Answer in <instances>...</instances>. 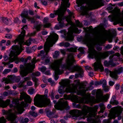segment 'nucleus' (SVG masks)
<instances>
[{"label":"nucleus","instance_id":"1","mask_svg":"<svg viewBox=\"0 0 123 123\" xmlns=\"http://www.w3.org/2000/svg\"><path fill=\"white\" fill-rule=\"evenodd\" d=\"M94 45L92 44H90L88 46L90 54L91 56H94L96 60L93 66L95 71H97L99 69L101 71H102L104 69L101 64V59H105L107 57L110 52L107 51L104 53L98 52L94 49Z\"/></svg>","mask_w":123,"mask_h":123},{"label":"nucleus","instance_id":"2","mask_svg":"<svg viewBox=\"0 0 123 123\" xmlns=\"http://www.w3.org/2000/svg\"><path fill=\"white\" fill-rule=\"evenodd\" d=\"M76 3L79 6L86 3L87 6H82L81 7L82 15H87L88 10L96 9L101 6V0H77Z\"/></svg>","mask_w":123,"mask_h":123},{"label":"nucleus","instance_id":"3","mask_svg":"<svg viewBox=\"0 0 123 123\" xmlns=\"http://www.w3.org/2000/svg\"><path fill=\"white\" fill-rule=\"evenodd\" d=\"M58 35L56 34L53 33L49 36L47 39L44 45V50H42L40 52L38 56H41V58L43 60L46 55L49 51L50 47H52L54 44V42L56 41L58 39Z\"/></svg>","mask_w":123,"mask_h":123},{"label":"nucleus","instance_id":"4","mask_svg":"<svg viewBox=\"0 0 123 123\" xmlns=\"http://www.w3.org/2000/svg\"><path fill=\"white\" fill-rule=\"evenodd\" d=\"M73 54L70 53L68 55V58L66 60L67 64L65 67L69 70L71 71V72H74L75 71H78L79 72V75L80 76V77H82L81 75L83 74V72L80 68L76 66L73 67H71L75 61L74 59Z\"/></svg>","mask_w":123,"mask_h":123},{"label":"nucleus","instance_id":"5","mask_svg":"<svg viewBox=\"0 0 123 123\" xmlns=\"http://www.w3.org/2000/svg\"><path fill=\"white\" fill-rule=\"evenodd\" d=\"M36 62V58H34L31 61L32 64L31 63H28L20 66V74L21 76L24 77L26 76L30 73L32 72L35 68V64Z\"/></svg>","mask_w":123,"mask_h":123},{"label":"nucleus","instance_id":"6","mask_svg":"<svg viewBox=\"0 0 123 123\" xmlns=\"http://www.w3.org/2000/svg\"><path fill=\"white\" fill-rule=\"evenodd\" d=\"M69 13V16L66 17V19L67 21L68 22V24L73 25V27H70L69 28V31H68L67 35L66 36L67 39L68 41H72L73 40V37L72 36V34L74 32H77L75 30H77L78 29L77 28H74V25H73V23L70 20V16L73 15V13L70 12V11H68Z\"/></svg>","mask_w":123,"mask_h":123},{"label":"nucleus","instance_id":"7","mask_svg":"<svg viewBox=\"0 0 123 123\" xmlns=\"http://www.w3.org/2000/svg\"><path fill=\"white\" fill-rule=\"evenodd\" d=\"M35 105L40 107H45L49 104L50 100L44 97L39 95L36 96L34 99Z\"/></svg>","mask_w":123,"mask_h":123},{"label":"nucleus","instance_id":"8","mask_svg":"<svg viewBox=\"0 0 123 123\" xmlns=\"http://www.w3.org/2000/svg\"><path fill=\"white\" fill-rule=\"evenodd\" d=\"M63 59V58H62L60 59L55 60L50 65L51 68L55 71V79L56 80L58 78L57 75L61 74L63 73V71L59 69L60 66L62 63Z\"/></svg>","mask_w":123,"mask_h":123},{"label":"nucleus","instance_id":"9","mask_svg":"<svg viewBox=\"0 0 123 123\" xmlns=\"http://www.w3.org/2000/svg\"><path fill=\"white\" fill-rule=\"evenodd\" d=\"M69 0H62V2L61 3V7L55 12L54 13H51L50 15L51 17L53 18L55 16V15H58V14L59 13L61 14L62 13V14H64V12L66 11L67 8L69 7L70 5V4L68 3Z\"/></svg>","mask_w":123,"mask_h":123},{"label":"nucleus","instance_id":"10","mask_svg":"<svg viewBox=\"0 0 123 123\" xmlns=\"http://www.w3.org/2000/svg\"><path fill=\"white\" fill-rule=\"evenodd\" d=\"M12 50L11 51L10 55L11 56H14L13 58H9V62H3V64H4V65H8L9 64L10 62H12L14 61H17L16 60H15L14 57L15 56L19 55L21 53V51L19 49V47L17 45H14L12 47Z\"/></svg>","mask_w":123,"mask_h":123},{"label":"nucleus","instance_id":"11","mask_svg":"<svg viewBox=\"0 0 123 123\" xmlns=\"http://www.w3.org/2000/svg\"><path fill=\"white\" fill-rule=\"evenodd\" d=\"M3 113L6 114V119L11 121L10 123H17L15 121L17 117L15 112V113H12L10 110L8 111L4 110L2 111Z\"/></svg>","mask_w":123,"mask_h":123},{"label":"nucleus","instance_id":"12","mask_svg":"<svg viewBox=\"0 0 123 123\" xmlns=\"http://www.w3.org/2000/svg\"><path fill=\"white\" fill-rule=\"evenodd\" d=\"M85 111L86 113H85L86 117L87 114L88 112H89V117L95 116L96 113V112H97V110L98 109V107L97 106H95L93 108H91L88 107L87 106L84 105Z\"/></svg>","mask_w":123,"mask_h":123},{"label":"nucleus","instance_id":"13","mask_svg":"<svg viewBox=\"0 0 123 123\" xmlns=\"http://www.w3.org/2000/svg\"><path fill=\"white\" fill-rule=\"evenodd\" d=\"M85 111L84 105L82 109V111L77 110H73L71 111L69 113L73 116L76 117H78L79 116L83 115V118L84 119L86 117L85 113H86Z\"/></svg>","mask_w":123,"mask_h":123},{"label":"nucleus","instance_id":"14","mask_svg":"<svg viewBox=\"0 0 123 123\" xmlns=\"http://www.w3.org/2000/svg\"><path fill=\"white\" fill-rule=\"evenodd\" d=\"M26 27V28H27V25H25L23 26V27L21 28L23 30V31H22L21 34L19 35L17 38L15 40L12 42L15 43H16L17 42H18L19 43L20 45V46H21V44L23 43L24 42V38L25 36V31L23 29L24 28Z\"/></svg>","mask_w":123,"mask_h":123},{"label":"nucleus","instance_id":"15","mask_svg":"<svg viewBox=\"0 0 123 123\" xmlns=\"http://www.w3.org/2000/svg\"><path fill=\"white\" fill-rule=\"evenodd\" d=\"M13 101L15 102V104L16 105V107L17 111H15L16 114L18 113L21 114L23 111V107L25 106L26 104L24 102H22L20 104L18 103V100L17 99H14Z\"/></svg>","mask_w":123,"mask_h":123},{"label":"nucleus","instance_id":"16","mask_svg":"<svg viewBox=\"0 0 123 123\" xmlns=\"http://www.w3.org/2000/svg\"><path fill=\"white\" fill-rule=\"evenodd\" d=\"M55 107L56 109L61 110L65 108L67 109L69 108V107L68 105L67 101L66 100L59 102L55 105Z\"/></svg>","mask_w":123,"mask_h":123},{"label":"nucleus","instance_id":"17","mask_svg":"<svg viewBox=\"0 0 123 123\" xmlns=\"http://www.w3.org/2000/svg\"><path fill=\"white\" fill-rule=\"evenodd\" d=\"M86 92V90L83 88L81 89L78 91V93L79 94L82 95H84V98L85 100L88 102H91V98L90 94H85Z\"/></svg>","mask_w":123,"mask_h":123},{"label":"nucleus","instance_id":"18","mask_svg":"<svg viewBox=\"0 0 123 123\" xmlns=\"http://www.w3.org/2000/svg\"><path fill=\"white\" fill-rule=\"evenodd\" d=\"M123 111V109L121 107L117 108L112 113L109 115L110 119L115 118L116 116H117L121 113Z\"/></svg>","mask_w":123,"mask_h":123},{"label":"nucleus","instance_id":"19","mask_svg":"<svg viewBox=\"0 0 123 123\" xmlns=\"http://www.w3.org/2000/svg\"><path fill=\"white\" fill-rule=\"evenodd\" d=\"M112 37V35L110 33H105L101 36L100 39L101 41H102L107 39H111Z\"/></svg>","mask_w":123,"mask_h":123},{"label":"nucleus","instance_id":"20","mask_svg":"<svg viewBox=\"0 0 123 123\" xmlns=\"http://www.w3.org/2000/svg\"><path fill=\"white\" fill-rule=\"evenodd\" d=\"M24 99L26 102L30 103L31 102V99L30 97L24 93L21 94L20 96V99L21 100Z\"/></svg>","mask_w":123,"mask_h":123},{"label":"nucleus","instance_id":"21","mask_svg":"<svg viewBox=\"0 0 123 123\" xmlns=\"http://www.w3.org/2000/svg\"><path fill=\"white\" fill-rule=\"evenodd\" d=\"M105 71L107 73L109 72L110 75L112 78L115 79H117V74L115 73V72L117 71L116 70H115L114 71L112 72L109 70L108 69H105Z\"/></svg>","mask_w":123,"mask_h":123},{"label":"nucleus","instance_id":"22","mask_svg":"<svg viewBox=\"0 0 123 123\" xmlns=\"http://www.w3.org/2000/svg\"><path fill=\"white\" fill-rule=\"evenodd\" d=\"M14 79V76L12 75L8 76L6 78H3V81H5V83L8 84L9 83H12Z\"/></svg>","mask_w":123,"mask_h":123},{"label":"nucleus","instance_id":"23","mask_svg":"<svg viewBox=\"0 0 123 123\" xmlns=\"http://www.w3.org/2000/svg\"><path fill=\"white\" fill-rule=\"evenodd\" d=\"M10 102L9 99H7L6 101H4L0 99V106L3 108L6 107L10 104Z\"/></svg>","mask_w":123,"mask_h":123},{"label":"nucleus","instance_id":"24","mask_svg":"<svg viewBox=\"0 0 123 123\" xmlns=\"http://www.w3.org/2000/svg\"><path fill=\"white\" fill-rule=\"evenodd\" d=\"M58 20L59 21V23L60 26L61 27H62L64 26V23L62 21V18L64 14H62L58 13Z\"/></svg>","mask_w":123,"mask_h":123},{"label":"nucleus","instance_id":"25","mask_svg":"<svg viewBox=\"0 0 123 123\" xmlns=\"http://www.w3.org/2000/svg\"><path fill=\"white\" fill-rule=\"evenodd\" d=\"M21 16L22 17L25 18L27 19L30 17L28 15V11H24L23 13L21 14Z\"/></svg>","mask_w":123,"mask_h":123},{"label":"nucleus","instance_id":"26","mask_svg":"<svg viewBox=\"0 0 123 123\" xmlns=\"http://www.w3.org/2000/svg\"><path fill=\"white\" fill-rule=\"evenodd\" d=\"M14 59L15 60H17V61L15 62V63L17 64L19 62H25V59L23 57H21L20 58H18L17 56H15L14 57Z\"/></svg>","mask_w":123,"mask_h":123},{"label":"nucleus","instance_id":"27","mask_svg":"<svg viewBox=\"0 0 123 123\" xmlns=\"http://www.w3.org/2000/svg\"><path fill=\"white\" fill-rule=\"evenodd\" d=\"M47 115L50 118H52L55 117L54 114V113L53 112L49 111L47 112ZM56 117H57V116H56Z\"/></svg>","mask_w":123,"mask_h":123},{"label":"nucleus","instance_id":"28","mask_svg":"<svg viewBox=\"0 0 123 123\" xmlns=\"http://www.w3.org/2000/svg\"><path fill=\"white\" fill-rule=\"evenodd\" d=\"M99 106L100 107V111L98 112V113L100 112L103 113L104 112V111L105 109V107L104 106V105L103 103L100 104H99Z\"/></svg>","mask_w":123,"mask_h":123},{"label":"nucleus","instance_id":"29","mask_svg":"<svg viewBox=\"0 0 123 123\" xmlns=\"http://www.w3.org/2000/svg\"><path fill=\"white\" fill-rule=\"evenodd\" d=\"M77 48H71L67 49V50L69 52H75L77 51Z\"/></svg>","mask_w":123,"mask_h":123},{"label":"nucleus","instance_id":"30","mask_svg":"<svg viewBox=\"0 0 123 123\" xmlns=\"http://www.w3.org/2000/svg\"><path fill=\"white\" fill-rule=\"evenodd\" d=\"M91 40V38L89 35H86L84 39V40L86 42H88Z\"/></svg>","mask_w":123,"mask_h":123},{"label":"nucleus","instance_id":"31","mask_svg":"<svg viewBox=\"0 0 123 123\" xmlns=\"http://www.w3.org/2000/svg\"><path fill=\"white\" fill-rule=\"evenodd\" d=\"M96 96L98 97L102 96V92L100 90H98L96 92Z\"/></svg>","mask_w":123,"mask_h":123},{"label":"nucleus","instance_id":"32","mask_svg":"<svg viewBox=\"0 0 123 123\" xmlns=\"http://www.w3.org/2000/svg\"><path fill=\"white\" fill-rule=\"evenodd\" d=\"M62 86L63 87H67L69 88V83L68 81H65L63 82L62 84Z\"/></svg>","mask_w":123,"mask_h":123},{"label":"nucleus","instance_id":"33","mask_svg":"<svg viewBox=\"0 0 123 123\" xmlns=\"http://www.w3.org/2000/svg\"><path fill=\"white\" fill-rule=\"evenodd\" d=\"M110 103L112 105H117L118 104V102L116 100H111L110 101Z\"/></svg>","mask_w":123,"mask_h":123},{"label":"nucleus","instance_id":"34","mask_svg":"<svg viewBox=\"0 0 123 123\" xmlns=\"http://www.w3.org/2000/svg\"><path fill=\"white\" fill-rule=\"evenodd\" d=\"M42 25L40 24L38 25L34 26L35 28L36 29L37 31H39L40 30V28L42 27Z\"/></svg>","mask_w":123,"mask_h":123},{"label":"nucleus","instance_id":"35","mask_svg":"<svg viewBox=\"0 0 123 123\" xmlns=\"http://www.w3.org/2000/svg\"><path fill=\"white\" fill-rule=\"evenodd\" d=\"M29 119L27 118H22L21 120V123H27L29 121Z\"/></svg>","mask_w":123,"mask_h":123},{"label":"nucleus","instance_id":"36","mask_svg":"<svg viewBox=\"0 0 123 123\" xmlns=\"http://www.w3.org/2000/svg\"><path fill=\"white\" fill-rule=\"evenodd\" d=\"M115 70H116L117 71L116 72H115V73L117 75V74L118 73H120L123 71V68L122 67H121L118 68L117 70L115 69Z\"/></svg>","mask_w":123,"mask_h":123},{"label":"nucleus","instance_id":"37","mask_svg":"<svg viewBox=\"0 0 123 123\" xmlns=\"http://www.w3.org/2000/svg\"><path fill=\"white\" fill-rule=\"evenodd\" d=\"M34 18L35 17L33 18L30 17L28 20L29 21H31L32 23H34L36 21V20Z\"/></svg>","mask_w":123,"mask_h":123},{"label":"nucleus","instance_id":"38","mask_svg":"<svg viewBox=\"0 0 123 123\" xmlns=\"http://www.w3.org/2000/svg\"><path fill=\"white\" fill-rule=\"evenodd\" d=\"M6 122V121L4 117L0 118V123H5Z\"/></svg>","mask_w":123,"mask_h":123},{"label":"nucleus","instance_id":"39","mask_svg":"<svg viewBox=\"0 0 123 123\" xmlns=\"http://www.w3.org/2000/svg\"><path fill=\"white\" fill-rule=\"evenodd\" d=\"M3 22L6 24H7L8 22V20L6 18L3 17L2 18Z\"/></svg>","mask_w":123,"mask_h":123},{"label":"nucleus","instance_id":"40","mask_svg":"<svg viewBox=\"0 0 123 123\" xmlns=\"http://www.w3.org/2000/svg\"><path fill=\"white\" fill-rule=\"evenodd\" d=\"M76 24L77 26L80 27H81L82 25V24L80 23L78 20L76 21Z\"/></svg>","mask_w":123,"mask_h":123},{"label":"nucleus","instance_id":"41","mask_svg":"<svg viewBox=\"0 0 123 123\" xmlns=\"http://www.w3.org/2000/svg\"><path fill=\"white\" fill-rule=\"evenodd\" d=\"M25 83L24 81H21L18 84V86L19 87H22L24 86L23 84Z\"/></svg>","mask_w":123,"mask_h":123},{"label":"nucleus","instance_id":"42","mask_svg":"<svg viewBox=\"0 0 123 123\" xmlns=\"http://www.w3.org/2000/svg\"><path fill=\"white\" fill-rule=\"evenodd\" d=\"M14 79H15V81L18 82L20 80V78L19 76L15 77L14 76Z\"/></svg>","mask_w":123,"mask_h":123},{"label":"nucleus","instance_id":"43","mask_svg":"<svg viewBox=\"0 0 123 123\" xmlns=\"http://www.w3.org/2000/svg\"><path fill=\"white\" fill-rule=\"evenodd\" d=\"M59 55V52L58 51H56L55 53V55H54V58H56Z\"/></svg>","mask_w":123,"mask_h":123},{"label":"nucleus","instance_id":"44","mask_svg":"<svg viewBox=\"0 0 123 123\" xmlns=\"http://www.w3.org/2000/svg\"><path fill=\"white\" fill-rule=\"evenodd\" d=\"M11 70V69H6L3 71V74H6L7 73L10 72Z\"/></svg>","mask_w":123,"mask_h":123},{"label":"nucleus","instance_id":"45","mask_svg":"<svg viewBox=\"0 0 123 123\" xmlns=\"http://www.w3.org/2000/svg\"><path fill=\"white\" fill-rule=\"evenodd\" d=\"M30 41H31V40H30H30H27L26 42L25 43V44L28 46H29L31 44Z\"/></svg>","mask_w":123,"mask_h":123},{"label":"nucleus","instance_id":"46","mask_svg":"<svg viewBox=\"0 0 123 123\" xmlns=\"http://www.w3.org/2000/svg\"><path fill=\"white\" fill-rule=\"evenodd\" d=\"M30 114L31 115L33 116L36 117L37 116V113H36L34 112H30Z\"/></svg>","mask_w":123,"mask_h":123},{"label":"nucleus","instance_id":"47","mask_svg":"<svg viewBox=\"0 0 123 123\" xmlns=\"http://www.w3.org/2000/svg\"><path fill=\"white\" fill-rule=\"evenodd\" d=\"M40 73L39 72L33 73L32 74L33 76H38L40 75Z\"/></svg>","mask_w":123,"mask_h":123},{"label":"nucleus","instance_id":"48","mask_svg":"<svg viewBox=\"0 0 123 123\" xmlns=\"http://www.w3.org/2000/svg\"><path fill=\"white\" fill-rule=\"evenodd\" d=\"M34 89H31L28 90V92L30 94H32L33 93Z\"/></svg>","mask_w":123,"mask_h":123},{"label":"nucleus","instance_id":"49","mask_svg":"<svg viewBox=\"0 0 123 123\" xmlns=\"http://www.w3.org/2000/svg\"><path fill=\"white\" fill-rule=\"evenodd\" d=\"M51 25V24L50 23H47L44 25V27H48Z\"/></svg>","mask_w":123,"mask_h":123},{"label":"nucleus","instance_id":"50","mask_svg":"<svg viewBox=\"0 0 123 123\" xmlns=\"http://www.w3.org/2000/svg\"><path fill=\"white\" fill-rule=\"evenodd\" d=\"M30 79L31 78L29 77H25L24 78V80L23 81H24V82H25V81L29 80H30Z\"/></svg>","mask_w":123,"mask_h":123},{"label":"nucleus","instance_id":"51","mask_svg":"<svg viewBox=\"0 0 123 123\" xmlns=\"http://www.w3.org/2000/svg\"><path fill=\"white\" fill-rule=\"evenodd\" d=\"M70 45V44L68 42L65 43L64 47H67L69 46Z\"/></svg>","mask_w":123,"mask_h":123},{"label":"nucleus","instance_id":"52","mask_svg":"<svg viewBox=\"0 0 123 123\" xmlns=\"http://www.w3.org/2000/svg\"><path fill=\"white\" fill-rule=\"evenodd\" d=\"M46 68L45 67H42L41 68V71L42 72H44L46 70Z\"/></svg>","mask_w":123,"mask_h":123},{"label":"nucleus","instance_id":"53","mask_svg":"<svg viewBox=\"0 0 123 123\" xmlns=\"http://www.w3.org/2000/svg\"><path fill=\"white\" fill-rule=\"evenodd\" d=\"M85 68L86 70H91L92 69V68L88 66H86Z\"/></svg>","mask_w":123,"mask_h":123},{"label":"nucleus","instance_id":"54","mask_svg":"<svg viewBox=\"0 0 123 123\" xmlns=\"http://www.w3.org/2000/svg\"><path fill=\"white\" fill-rule=\"evenodd\" d=\"M31 56H28L25 59V62H27L28 60H30L31 59Z\"/></svg>","mask_w":123,"mask_h":123},{"label":"nucleus","instance_id":"55","mask_svg":"<svg viewBox=\"0 0 123 123\" xmlns=\"http://www.w3.org/2000/svg\"><path fill=\"white\" fill-rule=\"evenodd\" d=\"M32 79V80L35 82V85H36L38 80V79L35 77L33 78Z\"/></svg>","mask_w":123,"mask_h":123},{"label":"nucleus","instance_id":"56","mask_svg":"<svg viewBox=\"0 0 123 123\" xmlns=\"http://www.w3.org/2000/svg\"><path fill=\"white\" fill-rule=\"evenodd\" d=\"M32 83L31 81H27V85L29 86H30L32 85Z\"/></svg>","mask_w":123,"mask_h":123},{"label":"nucleus","instance_id":"57","mask_svg":"<svg viewBox=\"0 0 123 123\" xmlns=\"http://www.w3.org/2000/svg\"><path fill=\"white\" fill-rule=\"evenodd\" d=\"M42 1V2L43 5H46L47 4V2L44 0H41Z\"/></svg>","mask_w":123,"mask_h":123},{"label":"nucleus","instance_id":"58","mask_svg":"<svg viewBox=\"0 0 123 123\" xmlns=\"http://www.w3.org/2000/svg\"><path fill=\"white\" fill-rule=\"evenodd\" d=\"M5 37L8 38H11L12 37V36L11 35L7 34L5 36Z\"/></svg>","mask_w":123,"mask_h":123},{"label":"nucleus","instance_id":"59","mask_svg":"<svg viewBox=\"0 0 123 123\" xmlns=\"http://www.w3.org/2000/svg\"><path fill=\"white\" fill-rule=\"evenodd\" d=\"M4 60L5 61H6L8 59V57L6 55H5L4 57Z\"/></svg>","mask_w":123,"mask_h":123},{"label":"nucleus","instance_id":"60","mask_svg":"<svg viewBox=\"0 0 123 123\" xmlns=\"http://www.w3.org/2000/svg\"><path fill=\"white\" fill-rule=\"evenodd\" d=\"M49 60L48 59H46L45 60L44 63L47 64L49 63Z\"/></svg>","mask_w":123,"mask_h":123},{"label":"nucleus","instance_id":"61","mask_svg":"<svg viewBox=\"0 0 123 123\" xmlns=\"http://www.w3.org/2000/svg\"><path fill=\"white\" fill-rule=\"evenodd\" d=\"M91 26H90L89 28H87V29L88 30H87V31L89 32H91L92 29L91 28Z\"/></svg>","mask_w":123,"mask_h":123},{"label":"nucleus","instance_id":"62","mask_svg":"<svg viewBox=\"0 0 123 123\" xmlns=\"http://www.w3.org/2000/svg\"><path fill=\"white\" fill-rule=\"evenodd\" d=\"M26 51L28 53H30L31 52V51L28 48H26Z\"/></svg>","mask_w":123,"mask_h":123},{"label":"nucleus","instance_id":"63","mask_svg":"<svg viewBox=\"0 0 123 123\" xmlns=\"http://www.w3.org/2000/svg\"><path fill=\"white\" fill-rule=\"evenodd\" d=\"M47 33V32L46 31H43L42 32V34L43 35H46Z\"/></svg>","mask_w":123,"mask_h":123},{"label":"nucleus","instance_id":"64","mask_svg":"<svg viewBox=\"0 0 123 123\" xmlns=\"http://www.w3.org/2000/svg\"><path fill=\"white\" fill-rule=\"evenodd\" d=\"M78 50L81 52V53L83 54V50L82 48H80Z\"/></svg>","mask_w":123,"mask_h":123}]
</instances>
